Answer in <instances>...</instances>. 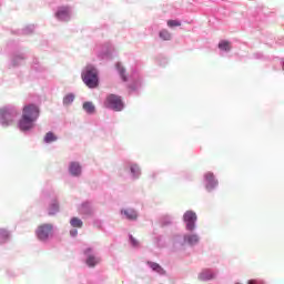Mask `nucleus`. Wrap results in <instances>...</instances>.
Returning a JSON list of instances; mask_svg holds the SVG:
<instances>
[{
    "mask_svg": "<svg viewBox=\"0 0 284 284\" xmlns=\"http://www.w3.org/2000/svg\"><path fill=\"white\" fill-rule=\"evenodd\" d=\"M39 119V106L34 104H28L22 109V116L19 121V128L22 132L31 130L34 121Z\"/></svg>",
    "mask_w": 284,
    "mask_h": 284,
    "instance_id": "obj_1",
    "label": "nucleus"
},
{
    "mask_svg": "<svg viewBox=\"0 0 284 284\" xmlns=\"http://www.w3.org/2000/svg\"><path fill=\"white\" fill-rule=\"evenodd\" d=\"M82 81L88 88H97L99 85V72L92 65H88L82 73Z\"/></svg>",
    "mask_w": 284,
    "mask_h": 284,
    "instance_id": "obj_2",
    "label": "nucleus"
},
{
    "mask_svg": "<svg viewBox=\"0 0 284 284\" xmlns=\"http://www.w3.org/2000/svg\"><path fill=\"white\" fill-rule=\"evenodd\" d=\"M124 106L123 100H121V97L116 94H109L104 100V108L114 110V112H121Z\"/></svg>",
    "mask_w": 284,
    "mask_h": 284,
    "instance_id": "obj_3",
    "label": "nucleus"
},
{
    "mask_svg": "<svg viewBox=\"0 0 284 284\" xmlns=\"http://www.w3.org/2000/svg\"><path fill=\"white\" fill-rule=\"evenodd\" d=\"M16 114L8 109H0V123L1 125L8 126L14 123Z\"/></svg>",
    "mask_w": 284,
    "mask_h": 284,
    "instance_id": "obj_4",
    "label": "nucleus"
},
{
    "mask_svg": "<svg viewBox=\"0 0 284 284\" xmlns=\"http://www.w3.org/2000/svg\"><path fill=\"white\" fill-rule=\"evenodd\" d=\"M52 224H42L38 226L37 236L40 241H48L50 234H52Z\"/></svg>",
    "mask_w": 284,
    "mask_h": 284,
    "instance_id": "obj_5",
    "label": "nucleus"
},
{
    "mask_svg": "<svg viewBox=\"0 0 284 284\" xmlns=\"http://www.w3.org/2000/svg\"><path fill=\"white\" fill-rule=\"evenodd\" d=\"M183 220L186 222V230L192 232L194 230V223H196V213H194V211H186L183 215Z\"/></svg>",
    "mask_w": 284,
    "mask_h": 284,
    "instance_id": "obj_6",
    "label": "nucleus"
},
{
    "mask_svg": "<svg viewBox=\"0 0 284 284\" xmlns=\"http://www.w3.org/2000/svg\"><path fill=\"white\" fill-rule=\"evenodd\" d=\"M91 252H92V248H88L87 251H84V254L88 255L85 260V264L88 265V267H97V265L101 263V257L90 254Z\"/></svg>",
    "mask_w": 284,
    "mask_h": 284,
    "instance_id": "obj_7",
    "label": "nucleus"
},
{
    "mask_svg": "<svg viewBox=\"0 0 284 284\" xmlns=\"http://www.w3.org/2000/svg\"><path fill=\"white\" fill-rule=\"evenodd\" d=\"M205 179L207 182L206 189L212 190L219 185V182L214 179L213 173H206Z\"/></svg>",
    "mask_w": 284,
    "mask_h": 284,
    "instance_id": "obj_8",
    "label": "nucleus"
},
{
    "mask_svg": "<svg viewBox=\"0 0 284 284\" xmlns=\"http://www.w3.org/2000/svg\"><path fill=\"white\" fill-rule=\"evenodd\" d=\"M69 171L72 176H79L81 174V165L77 162H72L69 166Z\"/></svg>",
    "mask_w": 284,
    "mask_h": 284,
    "instance_id": "obj_9",
    "label": "nucleus"
},
{
    "mask_svg": "<svg viewBox=\"0 0 284 284\" xmlns=\"http://www.w3.org/2000/svg\"><path fill=\"white\" fill-rule=\"evenodd\" d=\"M200 239L196 234H189L184 235V243H187L189 245H196L199 243Z\"/></svg>",
    "mask_w": 284,
    "mask_h": 284,
    "instance_id": "obj_10",
    "label": "nucleus"
},
{
    "mask_svg": "<svg viewBox=\"0 0 284 284\" xmlns=\"http://www.w3.org/2000/svg\"><path fill=\"white\" fill-rule=\"evenodd\" d=\"M122 214H124L129 221H136V219H139V214H136V211L132 209L122 211Z\"/></svg>",
    "mask_w": 284,
    "mask_h": 284,
    "instance_id": "obj_11",
    "label": "nucleus"
},
{
    "mask_svg": "<svg viewBox=\"0 0 284 284\" xmlns=\"http://www.w3.org/2000/svg\"><path fill=\"white\" fill-rule=\"evenodd\" d=\"M212 278H216V275L212 271L206 270L200 274L201 281H212Z\"/></svg>",
    "mask_w": 284,
    "mask_h": 284,
    "instance_id": "obj_12",
    "label": "nucleus"
},
{
    "mask_svg": "<svg viewBox=\"0 0 284 284\" xmlns=\"http://www.w3.org/2000/svg\"><path fill=\"white\" fill-rule=\"evenodd\" d=\"M55 17L63 21L70 17V10H68V8H62L55 13Z\"/></svg>",
    "mask_w": 284,
    "mask_h": 284,
    "instance_id": "obj_13",
    "label": "nucleus"
},
{
    "mask_svg": "<svg viewBox=\"0 0 284 284\" xmlns=\"http://www.w3.org/2000/svg\"><path fill=\"white\" fill-rule=\"evenodd\" d=\"M148 265L153 270V272H156L158 274H165V270H163L159 263L148 262Z\"/></svg>",
    "mask_w": 284,
    "mask_h": 284,
    "instance_id": "obj_14",
    "label": "nucleus"
},
{
    "mask_svg": "<svg viewBox=\"0 0 284 284\" xmlns=\"http://www.w3.org/2000/svg\"><path fill=\"white\" fill-rule=\"evenodd\" d=\"M219 49L220 50H224L225 52H230V50H232V45L230 44V41L227 40H222L219 43Z\"/></svg>",
    "mask_w": 284,
    "mask_h": 284,
    "instance_id": "obj_15",
    "label": "nucleus"
},
{
    "mask_svg": "<svg viewBox=\"0 0 284 284\" xmlns=\"http://www.w3.org/2000/svg\"><path fill=\"white\" fill-rule=\"evenodd\" d=\"M83 110H85L88 112V114H94V112H95V108L92 102H84Z\"/></svg>",
    "mask_w": 284,
    "mask_h": 284,
    "instance_id": "obj_16",
    "label": "nucleus"
},
{
    "mask_svg": "<svg viewBox=\"0 0 284 284\" xmlns=\"http://www.w3.org/2000/svg\"><path fill=\"white\" fill-rule=\"evenodd\" d=\"M57 135L52 132H48L45 135H44V143H54V141H57Z\"/></svg>",
    "mask_w": 284,
    "mask_h": 284,
    "instance_id": "obj_17",
    "label": "nucleus"
},
{
    "mask_svg": "<svg viewBox=\"0 0 284 284\" xmlns=\"http://www.w3.org/2000/svg\"><path fill=\"white\" fill-rule=\"evenodd\" d=\"M159 36L161 39H163V41H170V39H172V33H170L168 29L161 30Z\"/></svg>",
    "mask_w": 284,
    "mask_h": 284,
    "instance_id": "obj_18",
    "label": "nucleus"
},
{
    "mask_svg": "<svg viewBox=\"0 0 284 284\" xmlns=\"http://www.w3.org/2000/svg\"><path fill=\"white\" fill-rule=\"evenodd\" d=\"M10 239V233L6 229H0V243H6Z\"/></svg>",
    "mask_w": 284,
    "mask_h": 284,
    "instance_id": "obj_19",
    "label": "nucleus"
},
{
    "mask_svg": "<svg viewBox=\"0 0 284 284\" xmlns=\"http://www.w3.org/2000/svg\"><path fill=\"white\" fill-rule=\"evenodd\" d=\"M59 212V203L53 202L49 207V216H54Z\"/></svg>",
    "mask_w": 284,
    "mask_h": 284,
    "instance_id": "obj_20",
    "label": "nucleus"
},
{
    "mask_svg": "<svg viewBox=\"0 0 284 284\" xmlns=\"http://www.w3.org/2000/svg\"><path fill=\"white\" fill-rule=\"evenodd\" d=\"M70 224L72 227H83V221H81L79 217L71 219Z\"/></svg>",
    "mask_w": 284,
    "mask_h": 284,
    "instance_id": "obj_21",
    "label": "nucleus"
},
{
    "mask_svg": "<svg viewBox=\"0 0 284 284\" xmlns=\"http://www.w3.org/2000/svg\"><path fill=\"white\" fill-rule=\"evenodd\" d=\"M169 28H179L181 27V21L179 20H168L166 22Z\"/></svg>",
    "mask_w": 284,
    "mask_h": 284,
    "instance_id": "obj_22",
    "label": "nucleus"
},
{
    "mask_svg": "<svg viewBox=\"0 0 284 284\" xmlns=\"http://www.w3.org/2000/svg\"><path fill=\"white\" fill-rule=\"evenodd\" d=\"M131 173L133 174V176H139V174H141V169H139V165H131Z\"/></svg>",
    "mask_w": 284,
    "mask_h": 284,
    "instance_id": "obj_23",
    "label": "nucleus"
},
{
    "mask_svg": "<svg viewBox=\"0 0 284 284\" xmlns=\"http://www.w3.org/2000/svg\"><path fill=\"white\" fill-rule=\"evenodd\" d=\"M72 101H74V95L73 94H68L64 99H63V103L65 105H70V103H72Z\"/></svg>",
    "mask_w": 284,
    "mask_h": 284,
    "instance_id": "obj_24",
    "label": "nucleus"
},
{
    "mask_svg": "<svg viewBox=\"0 0 284 284\" xmlns=\"http://www.w3.org/2000/svg\"><path fill=\"white\" fill-rule=\"evenodd\" d=\"M116 68L122 77V80L128 81V78H125V69H123V67H121V64H116Z\"/></svg>",
    "mask_w": 284,
    "mask_h": 284,
    "instance_id": "obj_25",
    "label": "nucleus"
},
{
    "mask_svg": "<svg viewBox=\"0 0 284 284\" xmlns=\"http://www.w3.org/2000/svg\"><path fill=\"white\" fill-rule=\"evenodd\" d=\"M131 243L132 245H134V247H136V245H139V242L136 241V239L131 236Z\"/></svg>",
    "mask_w": 284,
    "mask_h": 284,
    "instance_id": "obj_26",
    "label": "nucleus"
},
{
    "mask_svg": "<svg viewBox=\"0 0 284 284\" xmlns=\"http://www.w3.org/2000/svg\"><path fill=\"white\" fill-rule=\"evenodd\" d=\"M70 234H71V236H77V235L79 234V231L72 230V231L70 232Z\"/></svg>",
    "mask_w": 284,
    "mask_h": 284,
    "instance_id": "obj_27",
    "label": "nucleus"
},
{
    "mask_svg": "<svg viewBox=\"0 0 284 284\" xmlns=\"http://www.w3.org/2000/svg\"><path fill=\"white\" fill-rule=\"evenodd\" d=\"M247 284H263L262 282L257 283L255 280H250Z\"/></svg>",
    "mask_w": 284,
    "mask_h": 284,
    "instance_id": "obj_28",
    "label": "nucleus"
}]
</instances>
